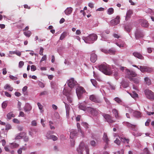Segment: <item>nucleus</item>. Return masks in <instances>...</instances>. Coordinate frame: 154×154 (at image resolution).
<instances>
[{
  "instance_id": "obj_1",
  "label": "nucleus",
  "mask_w": 154,
  "mask_h": 154,
  "mask_svg": "<svg viewBox=\"0 0 154 154\" xmlns=\"http://www.w3.org/2000/svg\"><path fill=\"white\" fill-rule=\"evenodd\" d=\"M98 67L99 70L106 75H109L112 74L111 69L108 65H101Z\"/></svg>"
},
{
  "instance_id": "obj_2",
  "label": "nucleus",
  "mask_w": 154,
  "mask_h": 154,
  "mask_svg": "<svg viewBox=\"0 0 154 154\" xmlns=\"http://www.w3.org/2000/svg\"><path fill=\"white\" fill-rule=\"evenodd\" d=\"M89 99L92 101L96 103H101L103 101L102 99L94 94L90 95Z\"/></svg>"
},
{
  "instance_id": "obj_3",
  "label": "nucleus",
  "mask_w": 154,
  "mask_h": 154,
  "mask_svg": "<svg viewBox=\"0 0 154 154\" xmlns=\"http://www.w3.org/2000/svg\"><path fill=\"white\" fill-rule=\"evenodd\" d=\"M97 35L95 34H90L87 37V43H92L97 40Z\"/></svg>"
},
{
  "instance_id": "obj_4",
  "label": "nucleus",
  "mask_w": 154,
  "mask_h": 154,
  "mask_svg": "<svg viewBox=\"0 0 154 154\" xmlns=\"http://www.w3.org/2000/svg\"><path fill=\"white\" fill-rule=\"evenodd\" d=\"M138 69L142 72H150L153 70L151 68L145 66H140L139 68H138Z\"/></svg>"
},
{
  "instance_id": "obj_5",
  "label": "nucleus",
  "mask_w": 154,
  "mask_h": 154,
  "mask_svg": "<svg viewBox=\"0 0 154 154\" xmlns=\"http://www.w3.org/2000/svg\"><path fill=\"white\" fill-rule=\"evenodd\" d=\"M102 116L106 119V121L109 123H113L115 122V121L113 120L112 118L109 114L103 113Z\"/></svg>"
},
{
  "instance_id": "obj_6",
  "label": "nucleus",
  "mask_w": 154,
  "mask_h": 154,
  "mask_svg": "<svg viewBox=\"0 0 154 154\" xmlns=\"http://www.w3.org/2000/svg\"><path fill=\"white\" fill-rule=\"evenodd\" d=\"M146 97L149 99L154 100V95L153 92L149 89H146L145 91Z\"/></svg>"
},
{
  "instance_id": "obj_7",
  "label": "nucleus",
  "mask_w": 154,
  "mask_h": 154,
  "mask_svg": "<svg viewBox=\"0 0 154 154\" xmlns=\"http://www.w3.org/2000/svg\"><path fill=\"white\" fill-rule=\"evenodd\" d=\"M76 90L77 94L79 97L81 96V94L85 92V91L84 88L80 86L78 87Z\"/></svg>"
},
{
  "instance_id": "obj_8",
  "label": "nucleus",
  "mask_w": 154,
  "mask_h": 154,
  "mask_svg": "<svg viewBox=\"0 0 154 154\" xmlns=\"http://www.w3.org/2000/svg\"><path fill=\"white\" fill-rule=\"evenodd\" d=\"M84 148L86 149L85 143L84 142H82L80 144L79 148L77 149V150L79 154H83Z\"/></svg>"
},
{
  "instance_id": "obj_9",
  "label": "nucleus",
  "mask_w": 154,
  "mask_h": 154,
  "mask_svg": "<svg viewBox=\"0 0 154 154\" xmlns=\"http://www.w3.org/2000/svg\"><path fill=\"white\" fill-rule=\"evenodd\" d=\"M87 111L92 115L96 116L98 115V112L96 109L87 107Z\"/></svg>"
},
{
  "instance_id": "obj_10",
  "label": "nucleus",
  "mask_w": 154,
  "mask_h": 154,
  "mask_svg": "<svg viewBox=\"0 0 154 154\" xmlns=\"http://www.w3.org/2000/svg\"><path fill=\"white\" fill-rule=\"evenodd\" d=\"M76 82L73 78H71L68 81L67 84L68 86L72 88L76 84Z\"/></svg>"
},
{
  "instance_id": "obj_11",
  "label": "nucleus",
  "mask_w": 154,
  "mask_h": 154,
  "mask_svg": "<svg viewBox=\"0 0 154 154\" xmlns=\"http://www.w3.org/2000/svg\"><path fill=\"white\" fill-rule=\"evenodd\" d=\"M119 19V16H117L115 19L112 20L110 21V24L113 26H115L117 25L120 22Z\"/></svg>"
},
{
  "instance_id": "obj_12",
  "label": "nucleus",
  "mask_w": 154,
  "mask_h": 154,
  "mask_svg": "<svg viewBox=\"0 0 154 154\" xmlns=\"http://www.w3.org/2000/svg\"><path fill=\"white\" fill-rule=\"evenodd\" d=\"M140 22L141 26L144 27H147L149 26V23L148 21L144 19H140Z\"/></svg>"
},
{
  "instance_id": "obj_13",
  "label": "nucleus",
  "mask_w": 154,
  "mask_h": 154,
  "mask_svg": "<svg viewBox=\"0 0 154 154\" xmlns=\"http://www.w3.org/2000/svg\"><path fill=\"white\" fill-rule=\"evenodd\" d=\"M143 33L140 30H137L135 32V36L136 39H138L140 37H143Z\"/></svg>"
},
{
  "instance_id": "obj_14",
  "label": "nucleus",
  "mask_w": 154,
  "mask_h": 154,
  "mask_svg": "<svg viewBox=\"0 0 154 154\" xmlns=\"http://www.w3.org/2000/svg\"><path fill=\"white\" fill-rule=\"evenodd\" d=\"M63 94L67 97V100L69 103H71L72 102V99L70 96V93L69 92L67 94L65 93V91H64Z\"/></svg>"
},
{
  "instance_id": "obj_15",
  "label": "nucleus",
  "mask_w": 154,
  "mask_h": 154,
  "mask_svg": "<svg viewBox=\"0 0 154 154\" xmlns=\"http://www.w3.org/2000/svg\"><path fill=\"white\" fill-rule=\"evenodd\" d=\"M90 60L92 62L94 63L97 60V56L94 53L91 54L90 57Z\"/></svg>"
},
{
  "instance_id": "obj_16",
  "label": "nucleus",
  "mask_w": 154,
  "mask_h": 154,
  "mask_svg": "<svg viewBox=\"0 0 154 154\" xmlns=\"http://www.w3.org/2000/svg\"><path fill=\"white\" fill-rule=\"evenodd\" d=\"M126 73L127 75L132 77H135L137 76V74L134 71H131L129 69L126 70Z\"/></svg>"
},
{
  "instance_id": "obj_17",
  "label": "nucleus",
  "mask_w": 154,
  "mask_h": 154,
  "mask_svg": "<svg viewBox=\"0 0 154 154\" xmlns=\"http://www.w3.org/2000/svg\"><path fill=\"white\" fill-rule=\"evenodd\" d=\"M124 124L128 128H131L134 131L136 130L135 128L136 127V125L131 124L127 122L124 123Z\"/></svg>"
},
{
  "instance_id": "obj_18",
  "label": "nucleus",
  "mask_w": 154,
  "mask_h": 154,
  "mask_svg": "<svg viewBox=\"0 0 154 154\" xmlns=\"http://www.w3.org/2000/svg\"><path fill=\"white\" fill-rule=\"evenodd\" d=\"M133 11L131 10H129L126 13V15L125 19L126 20H128L130 18L131 15L133 14Z\"/></svg>"
},
{
  "instance_id": "obj_19",
  "label": "nucleus",
  "mask_w": 154,
  "mask_h": 154,
  "mask_svg": "<svg viewBox=\"0 0 154 154\" xmlns=\"http://www.w3.org/2000/svg\"><path fill=\"white\" fill-rule=\"evenodd\" d=\"M79 108L80 109L85 111L86 109L85 103H81L79 106Z\"/></svg>"
},
{
  "instance_id": "obj_20",
  "label": "nucleus",
  "mask_w": 154,
  "mask_h": 154,
  "mask_svg": "<svg viewBox=\"0 0 154 154\" xmlns=\"http://www.w3.org/2000/svg\"><path fill=\"white\" fill-rule=\"evenodd\" d=\"M133 55L138 58L140 59H142L143 57L142 55L140 53L138 52H134L133 53Z\"/></svg>"
},
{
  "instance_id": "obj_21",
  "label": "nucleus",
  "mask_w": 154,
  "mask_h": 154,
  "mask_svg": "<svg viewBox=\"0 0 154 154\" xmlns=\"http://www.w3.org/2000/svg\"><path fill=\"white\" fill-rule=\"evenodd\" d=\"M32 108V106L29 104H26L25 106L24 107V110L26 112H28L30 111Z\"/></svg>"
},
{
  "instance_id": "obj_22",
  "label": "nucleus",
  "mask_w": 154,
  "mask_h": 154,
  "mask_svg": "<svg viewBox=\"0 0 154 154\" xmlns=\"http://www.w3.org/2000/svg\"><path fill=\"white\" fill-rule=\"evenodd\" d=\"M103 139L105 142H109V139L107 134L104 133L103 137Z\"/></svg>"
},
{
  "instance_id": "obj_23",
  "label": "nucleus",
  "mask_w": 154,
  "mask_h": 154,
  "mask_svg": "<svg viewBox=\"0 0 154 154\" xmlns=\"http://www.w3.org/2000/svg\"><path fill=\"white\" fill-rule=\"evenodd\" d=\"M72 9L71 7L68 8L65 11V13L66 15H69L72 13Z\"/></svg>"
},
{
  "instance_id": "obj_24",
  "label": "nucleus",
  "mask_w": 154,
  "mask_h": 154,
  "mask_svg": "<svg viewBox=\"0 0 154 154\" xmlns=\"http://www.w3.org/2000/svg\"><path fill=\"white\" fill-rule=\"evenodd\" d=\"M23 134V135H20V134L17 135L15 138V139H20L24 137L26 135V133L24 132L21 133V134Z\"/></svg>"
},
{
  "instance_id": "obj_25",
  "label": "nucleus",
  "mask_w": 154,
  "mask_h": 154,
  "mask_svg": "<svg viewBox=\"0 0 154 154\" xmlns=\"http://www.w3.org/2000/svg\"><path fill=\"white\" fill-rule=\"evenodd\" d=\"M112 112L116 118H118L119 117L118 111L116 109H113L112 110Z\"/></svg>"
},
{
  "instance_id": "obj_26",
  "label": "nucleus",
  "mask_w": 154,
  "mask_h": 154,
  "mask_svg": "<svg viewBox=\"0 0 154 154\" xmlns=\"http://www.w3.org/2000/svg\"><path fill=\"white\" fill-rule=\"evenodd\" d=\"M144 80L146 84L148 85L151 84V80L148 77H146L144 78Z\"/></svg>"
},
{
  "instance_id": "obj_27",
  "label": "nucleus",
  "mask_w": 154,
  "mask_h": 154,
  "mask_svg": "<svg viewBox=\"0 0 154 154\" xmlns=\"http://www.w3.org/2000/svg\"><path fill=\"white\" fill-rule=\"evenodd\" d=\"M120 138V139L121 140V141L122 142H123L124 143H127L128 144L129 141V140L128 139H127L125 137H119Z\"/></svg>"
},
{
  "instance_id": "obj_28",
  "label": "nucleus",
  "mask_w": 154,
  "mask_h": 154,
  "mask_svg": "<svg viewBox=\"0 0 154 154\" xmlns=\"http://www.w3.org/2000/svg\"><path fill=\"white\" fill-rule=\"evenodd\" d=\"M7 118L9 119H10L14 117H15V115L13 113V112H11L7 114Z\"/></svg>"
},
{
  "instance_id": "obj_29",
  "label": "nucleus",
  "mask_w": 154,
  "mask_h": 154,
  "mask_svg": "<svg viewBox=\"0 0 154 154\" xmlns=\"http://www.w3.org/2000/svg\"><path fill=\"white\" fill-rule=\"evenodd\" d=\"M133 115L135 117L137 118L141 117V113L139 111H134V112Z\"/></svg>"
},
{
  "instance_id": "obj_30",
  "label": "nucleus",
  "mask_w": 154,
  "mask_h": 154,
  "mask_svg": "<svg viewBox=\"0 0 154 154\" xmlns=\"http://www.w3.org/2000/svg\"><path fill=\"white\" fill-rule=\"evenodd\" d=\"M131 97L134 99L138 97V95L135 91H133L132 93L130 94Z\"/></svg>"
},
{
  "instance_id": "obj_31",
  "label": "nucleus",
  "mask_w": 154,
  "mask_h": 154,
  "mask_svg": "<svg viewBox=\"0 0 154 154\" xmlns=\"http://www.w3.org/2000/svg\"><path fill=\"white\" fill-rule=\"evenodd\" d=\"M5 89H7L9 91H12L13 90V88L11 87V86L8 84H6L4 87Z\"/></svg>"
},
{
  "instance_id": "obj_32",
  "label": "nucleus",
  "mask_w": 154,
  "mask_h": 154,
  "mask_svg": "<svg viewBox=\"0 0 154 154\" xmlns=\"http://www.w3.org/2000/svg\"><path fill=\"white\" fill-rule=\"evenodd\" d=\"M23 34L26 37H29L32 34V32L30 31H28L23 32Z\"/></svg>"
},
{
  "instance_id": "obj_33",
  "label": "nucleus",
  "mask_w": 154,
  "mask_h": 154,
  "mask_svg": "<svg viewBox=\"0 0 154 154\" xmlns=\"http://www.w3.org/2000/svg\"><path fill=\"white\" fill-rule=\"evenodd\" d=\"M116 51L115 49L111 48L108 50V53L111 54H115Z\"/></svg>"
},
{
  "instance_id": "obj_34",
  "label": "nucleus",
  "mask_w": 154,
  "mask_h": 154,
  "mask_svg": "<svg viewBox=\"0 0 154 154\" xmlns=\"http://www.w3.org/2000/svg\"><path fill=\"white\" fill-rule=\"evenodd\" d=\"M91 82L92 84L95 87L97 88V84L96 81L95 79H91Z\"/></svg>"
},
{
  "instance_id": "obj_35",
  "label": "nucleus",
  "mask_w": 154,
  "mask_h": 154,
  "mask_svg": "<svg viewBox=\"0 0 154 154\" xmlns=\"http://www.w3.org/2000/svg\"><path fill=\"white\" fill-rule=\"evenodd\" d=\"M49 139H52L54 141L57 140V137L54 135H51L48 137Z\"/></svg>"
},
{
  "instance_id": "obj_36",
  "label": "nucleus",
  "mask_w": 154,
  "mask_h": 154,
  "mask_svg": "<svg viewBox=\"0 0 154 154\" xmlns=\"http://www.w3.org/2000/svg\"><path fill=\"white\" fill-rule=\"evenodd\" d=\"M114 12V10L112 8H109L108 10V14L109 15L112 14Z\"/></svg>"
},
{
  "instance_id": "obj_37",
  "label": "nucleus",
  "mask_w": 154,
  "mask_h": 154,
  "mask_svg": "<svg viewBox=\"0 0 154 154\" xmlns=\"http://www.w3.org/2000/svg\"><path fill=\"white\" fill-rule=\"evenodd\" d=\"M125 30H126L127 32H130L131 30V28L130 26L128 25H126L125 26Z\"/></svg>"
},
{
  "instance_id": "obj_38",
  "label": "nucleus",
  "mask_w": 154,
  "mask_h": 154,
  "mask_svg": "<svg viewBox=\"0 0 154 154\" xmlns=\"http://www.w3.org/2000/svg\"><path fill=\"white\" fill-rule=\"evenodd\" d=\"M66 33L65 32H63V33L60 38V40H63L66 36Z\"/></svg>"
},
{
  "instance_id": "obj_39",
  "label": "nucleus",
  "mask_w": 154,
  "mask_h": 154,
  "mask_svg": "<svg viewBox=\"0 0 154 154\" xmlns=\"http://www.w3.org/2000/svg\"><path fill=\"white\" fill-rule=\"evenodd\" d=\"M19 146V145L17 144V143H12L11 144V147L12 148H17Z\"/></svg>"
},
{
  "instance_id": "obj_40",
  "label": "nucleus",
  "mask_w": 154,
  "mask_h": 154,
  "mask_svg": "<svg viewBox=\"0 0 154 154\" xmlns=\"http://www.w3.org/2000/svg\"><path fill=\"white\" fill-rule=\"evenodd\" d=\"M130 80H132L134 83L137 84L139 82V80L138 79L136 78H131Z\"/></svg>"
},
{
  "instance_id": "obj_41",
  "label": "nucleus",
  "mask_w": 154,
  "mask_h": 154,
  "mask_svg": "<svg viewBox=\"0 0 154 154\" xmlns=\"http://www.w3.org/2000/svg\"><path fill=\"white\" fill-rule=\"evenodd\" d=\"M77 134V132L75 131H73L70 133V137L72 138H73L74 136Z\"/></svg>"
},
{
  "instance_id": "obj_42",
  "label": "nucleus",
  "mask_w": 154,
  "mask_h": 154,
  "mask_svg": "<svg viewBox=\"0 0 154 154\" xmlns=\"http://www.w3.org/2000/svg\"><path fill=\"white\" fill-rule=\"evenodd\" d=\"M114 100L118 103H120L122 102V100L119 97H116L114 98Z\"/></svg>"
},
{
  "instance_id": "obj_43",
  "label": "nucleus",
  "mask_w": 154,
  "mask_h": 154,
  "mask_svg": "<svg viewBox=\"0 0 154 154\" xmlns=\"http://www.w3.org/2000/svg\"><path fill=\"white\" fill-rule=\"evenodd\" d=\"M7 103L6 101L4 102L2 104V107L3 109L5 108L7 106Z\"/></svg>"
},
{
  "instance_id": "obj_44",
  "label": "nucleus",
  "mask_w": 154,
  "mask_h": 154,
  "mask_svg": "<svg viewBox=\"0 0 154 154\" xmlns=\"http://www.w3.org/2000/svg\"><path fill=\"white\" fill-rule=\"evenodd\" d=\"M64 103L65 104L66 111H69L70 109V107L69 105L66 103H65V102H64Z\"/></svg>"
},
{
  "instance_id": "obj_45",
  "label": "nucleus",
  "mask_w": 154,
  "mask_h": 154,
  "mask_svg": "<svg viewBox=\"0 0 154 154\" xmlns=\"http://www.w3.org/2000/svg\"><path fill=\"white\" fill-rule=\"evenodd\" d=\"M38 85L40 87L42 88H44L45 86V84L41 82H38Z\"/></svg>"
},
{
  "instance_id": "obj_46",
  "label": "nucleus",
  "mask_w": 154,
  "mask_h": 154,
  "mask_svg": "<svg viewBox=\"0 0 154 154\" xmlns=\"http://www.w3.org/2000/svg\"><path fill=\"white\" fill-rule=\"evenodd\" d=\"M24 63L23 61H20L19 63V67L20 68H21L23 66Z\"/></svg>"
},
{
  "instance_id": "obj_47",
  "label": "nucleus",
  "mask_w": 154,
  "mask_h": 154,
  "mask_svg": "<svg viewBox=\"0 0 154 154\" xmlns=\"http://www.w3.org/2000/svg\"><path fill=\"white\" fill-rule=\"evenodd\" d=\"M86 9H87V7L85 6L84 7L83 10H81L80 11V13H82V14L84 16H85L86 15V13L84 11V10H86Z\"/></svg>"
},
{
  "instance_id": "obj_48",
  "label": "nucleus",
  "mask_w": 154,
  "mask_h": 154,
  "mask_svg": "<svg viewBox=\"0 0 154 154\" xmlns=\"http://www.w3.org/2000/svg\"><path fill=\"white\" fill-rule=\"evenodd\" d=\"M9 77L11 79L13 80H16L17 79V77L14 76L12 75H10L9 76Z\"/></svg>"
},
{
  "instance_id": "obj_49",
  "label": "nucleus",
  "mask_w": 154,
  "mask_h": 154,
  "mask_svg": "<svg viewBox=\"0 0 154 154\" xmlns=\"http://www.w3.org/2000/svg\"><path fill=\"white\" fill-rule=\"evenodd\" d=\"M114 143L118 145H119L120 144L121 142L117 138L116 140L114 141Z\"/></svg>"
},
{
  "instance_id": "obj_50",
  "label": "nucleus",
  "mask_w": 154,
  "mask_h": 154,
  "mask_svg": "<svg viewBox=\"0 0 154 154\" xmlns=\"http://www.w3.org/2000/svg\"><path fill=\"white\" fill-rule=\"evenodd\" d=\"M38 106V108L40 110L42 111L43 109V106L42 105V104L39 103H37Z\"/></svg>"
},
{
  "instance_id": "obj_51",
  "label": "nucleus",
  "mask_w": 154,
  "mask_h": 154,
  "mask_svg": "<svg viewBox=\"0 0 154 154\" xmlns=\"http://www.w3.org/2000/svg\"><path fill=\"white\" fill-rule=\"evenodd\" d=\"M13 122L14 123H17V124H19L20 123V121L17 119H14L13 120Z\"/></svg>"
},
{
  "instance_id": "obj_52",
  "label": "nucleus",
  "mask_w": 154,
  "mask_h": 154,
  "mask_svg": "<svg viewBox=\"0 0 154 154\" xmlns=\"http://www.w3.org/2000/svg\"><path fill=\"white\" fill-rule=\"evenodd\" d=\"M48 92L46 91H44L40 93V95L42 96V95H45L47 94H48Z\"/></svg>"
},
{
  "instance_id": "obj_53",
  "label": "nucleus",
  "mask_w": 154,
  "mask_h": 154,
  "mask_svg": "<svg viewBox=\"0 0 154 154\" xmlns=\"http://www.w3.org/2000/svg\"><path fill=\"white\" fill-rule=\"evenodd\" d=\"M46 59H47L46 55H44L42 57V58L40 60V62H42L46 60Z\"/></svg>"
},
{
  "instance_id": "obj_54",
  "label": "nucleus",
  "mask_w": 154,
  "mask_h": 154,
  "mask_svg": "<svg viewBox=\"0 0 154 154\" xmlns=\"http://www.w3.org/2000/svg\"><path fill=\"white\" fill-rule=\"evenodd\" d=\"M43 50L44 49L42 48L41 47L40 48V50L39 53V54L40 55H43Z\"/></svg>"
},
{
  "instance_id": "obj_55",
  "label": "nucleus",
  "mask_w": 154,
  "mask_h": 154,
  "mask_svg": "<svg viewBox=\"0 0 154 154\" xmlns=\"http://www.w3.org/2000/svg\"><path fill=\"white\" fill-rule=\"evenodd\" d=\"M36 69V66L34 65H32L31 66V70L32 71H34Z\"/></svg>"
},
{
  "instance_id": "obj_56",
  "label": "nucleus",
  "mask_w": 154,
  "mask_h": 154,
  "mask_svg": "<svg viewBox=\"0 0 154 154\" xmlns=\"http://www.w3.org/2000/svg\"><path fill=\"white\" fill-rule=\"evenodd\" d=\"M90 143L91 145L92 146H95L96 145V142L94 140L91 141Z\"/></svg>"
},
{
  "instance_id": "obj_57",
  "label": "nucleus",
  "mask_w": 154,
  "mask_h": 154,
  "mask_svg": "<svg viewBox=\"0 0 154 154\" xmlns=\"http://www.w3.org/2000/svg\"><path fill=\"white\" fill-rule=\"evenodd\" d=\"M31 125L32 126H36L37 125V123L35 120H33L32 121Z\"/></svg>"
},
{
  "instance_id": "obj_58",
  "label": "nucleus",
  "mask_w": 154,
  "mask_h": 154,
  "mask_svg": "<svg viewBox=\"0 0 154 154\" xmlns=\"http://www.w3.org/2000/svg\"><path fill=\"white\" fill-rule=\"evenodd\" d=\"M82 126H83L85 128H87V122H82L81 124Z\"/></svg>"
},
{
  "instance_id": "obj_59",
  "label": "nucleus",
  "mask_w": 154,
  "mask_h": 154,
  "mask_svg": "<svg viewBox=\"0 0 154 154\" xmlns=\"http://www.w3.org/2000/svg\"><path fill=\"white\" fill-rule=\"evenodd\" d=\"M81 116L80 115H78L76 117V120L77 122L79 121L80 120V118H81Z\"/></svg>"
},
{
  "instance_id": "obj_60",
  "label": "nucleus",
  "mask_w": 154,
  "mask_h": 154,
  "mask_svg": "<svg viewBox=\"0 0 154 154\" xmlns=\"http://www.w3.org/2000/svg\"><path fill=\"white\" fill-rule=\"evenodd\" d=\"M2 73L3 75H5L7 73L6 69V68H4L2 69Z\"/></svg>"
},
{
  "instance_id": "obj_61",
  "label": "nucleus",
  "mask_w": 154,
  "mask_h": 154,
  "mask_svg": "<svg viewBox=\"0 0 154 154\" xmlns=\"http://www.w3.org/2000/svg\"><path fill=\"white\" fill-rule=\"evenodd\" d=\"M5 95L7 97H11V95L9 94L8 92H5Z\"/></svg>"
},
{
  "instance_id": "obj_62",
  "label": "nucleus",
  "mask_w": 154,
  "mask_h": 154,
  "mask_svg": "<svg viewBox=\"0 0 154 154\" xmlns=\"http://www.w3.org/2000/svg\"><path fill=\"white\" fill-rule=\"evenodd\" d=\"M25 114L22 111H21L20 112L19 115V116H21V117H24V116Z\"/></svg>"
},
{
  "instance_id": "obj_63",
  "label": "nucleus",
  "mask_w": 154,
  "mask_h": 154,
  "mask_svg": "<svg viewBox=\"0 0 154 154\" xmlns=\"http://www.w3.org/2000/svg\"><path fill=\"white\" fill-rule=\"evenodd\" d=\"M15 54H16L17 56L20 57L21 55V52L19 51H16Z\"/></svg>"
},
{
  "instance_id": "obj_64",
  "label": "nucleus",
  "mask_w": 154,
  "mask_h": 154,
  "mask_svg": "<svg viewBox=\"0 0 154 154\" xmlns=\"http://www.w3.org/2000/svg\"><path fill=\"white\" fill-rule=\"evenodd\" d=\"M22 148H20L17 151V153L18 154H21L22 153Z\"/></svg>"
}]
</instances>
